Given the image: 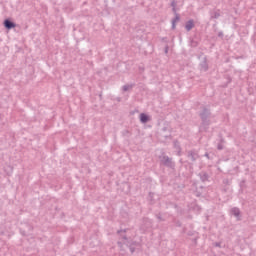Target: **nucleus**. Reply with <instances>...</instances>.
Segmentation results:
<instances>
[{
    "mask_svg": "<svg viewBox=\"0 0 256 256\" xmlns=\"http://www.w3.org/2000/svg\"><path fill=\"white\" fill-rule=\"evenodd\" d=\"M187 157L190 159V161H192V163H195V161L199 159V152H197L195 149L189 150L187 152Z\"/></svg>",
    "mask_w": 256,
    "mask_h": 256,
    "instance_id": "7ed1b4c3",
    "label": "nucleus"
},
{
    "mask_svg": "<svg viewBox=\"0 0 256 256\" xmlns=\"http://www.w3.org/2000/svg\"><path fill=\"white\" fill-rule=\"evenodd\" d=\"M188 235L191 236V235H193V234H192V232H188Z\"/></svg>",
    "mask_w": 256,
    "mask_h": 256,
    "instance_id": "473e14b6",
    "label": "nucleus"
},
{
    "mask_svg": "<svg viewBox=\"0 0 256 256\" xmlns=\"http://www.w3.org/2000/svg\"><path fill=\"white\" fill-rule=\"evenodd\" d=\"M217 149H218V151H223V149H225V146H223V144H221V143H218Z\"/></svg>",
    "mask_w": 256,
    "mask_h": 256,
    "instance_id": "f3484780",
    "label": "nucleus"
},
{
    "mask_svg": "<svg viewBox=\"0 0 256 256\" xmlns=\"http://www.w3.org/2000/svg\"><path fill=\"white\" fill-rule=\"evenodd\" d=\"M193 27H195V20H193V19L188 20L185 24L186 31H191V29H193Z\"/></svg>",
    "mask_w": 256,
    "mask_h": 256,
    "instance_id": "6e6552de",
    "label": "nucleus"
},
{
    "mask_svg": "<svg viewBox=\"0 0 256 256\" xmlns=\"http://www.w3.org/2000/svg\"><path fill=\"white\" fill-rule=\"evenodd\" d=\"M121 233H127V229H120L117 231V234L120 235L121 239H123V241H127V235H123Z\"/></svg>",
    "mask_w": 256,
    "mask_h": 256,
    "instance_id": "9b49d317",
    "label": "nucleus"
},
{
    "mask_svg": "<svg viewBox=\"0 0 256 256\" xmlns=\"http://www.w3.org/2000/svg\"><path fill=\"white\" fill-rule=\"evenodd\" d=\"M223 184L224 185H231V182H230L229 179L225 178V179H223Z\"/></svg>",
    "mask_w": 256,
    "mask_h": 256,
    "instance_id": "a211bd4d",
    "label": "nucleus"
},
{
    "mask_svg": "<svg viewBox=\"0 0 256 256\" xmlns=\"http://www.w3.org/2000/svg\"><path fill=\"white\" fill-rule=\"evenodd\" d=\"M174 14L175 17L173 18L172 22L177 23V21H181V16L177 12Z\"/></svg>",
    "mask_w": 256,
    "mask_h": 256,
    "instance_id": "4468645a",
    "label": "nucleus"
},
{
    "mask_svg": "<svg viewBox=\"0 0 256 256\" xmlns=\"http://www.w3.org/2000/svg\"><path fill=\"white\" fill-rule=\"evenodd\" d=\"M243 185H245V180H242V181L240 182V187H243Z\"/></svg>",
    "mask_w": 256,
    "mask_h": 256,
    "instance_id": "c85d7f7f",
    "label": "nucleus"
},
{
    "mask_svg": "<svg viewBox=\"0 0 256 256\" xmlns=\"http://www.w3.org/2000/svg\"><path fill=\"white\" fill-rule=\"evenodd\" d=\"M220 17H221V10H216L211 14L210 19H219Z\"/></svg>",
    "mask_w": 256,
    "mask_h": 256,
    "instance_id": "9d476101",
    "label": "nucleus"
},
{
    "mask_svg": "<svg viewBox=\"0 0 256 256\" xmlns=\"http://www.w3.org/2000/svg\"><path fill=\"white\" fill-rule=\"evenodd\" d=\"M198 115L201 119V123L199 125V133H207V131H209V127H211V109L207 108V106H204L201 108Z\"/></svg>",
    "mask_w": 256,
    "mask_h": 256,
    "instance_id": "f257e3e1",
    "label": "nucleus"
},
{
    "mask_svg": "<svg viewBox=\"0 0 256 256\" xmlns=\"http://www.w3.org/2000/svg\"><path fill=\"white\" fill-rule=\"evenodd\" d=\"M191 45H192V47H197V45H199V43L195 40H192Z\"/></svg>",
    "mask_w": 256,
    "mask_h": 256,
    "instance_id": "6ab92c4d",
    "label": "nucleus"
},
{
    "mask_svg": "<svg viewBox=\"0 0 256 256\" xmlns=\"http://www.w3.org/2000/svg\"><path fill=\"white\" fill-rule=\"evenodd\" d=\"M131 253H135V247H130Z\"/></svg>",
    "mask_w": 256,
    "mask_h": 256,
    "instance_id": "c756f323",
    "label": "nucleus"
},
{
    "mask_svg": "<svg viewBox=\"0 0 256 256\" xmlns=\"http://www.w3.org/2000/svg\"><path fill=\"white\" fill-rule=\"evenodd\" d=\"M198 177L200 178V181H202V183H207V181H209V173L205 171H201L198 174Z\"/></svg>",
    "mask_w": 256,
    "mask_h": 256,
    "instance_id": "0eeeda50",
    "label": "nucleus"
},
{
    "mask_svg": "<svg viewBox=\"0 0 256 256\" xmlns=\"http://www.w3.org/2000/svg\"><path fill=\"white\" fill-rule=\"evenodd\" d=\"M145 221H147L148 223H151V219L146 218Z\"/></svg>",
    "mask_w": 256,
    "mask_h": 256,
    "instance_id": "7c9ffc66",
    "label": "nucleus"
},
{
    "mask_svg": "<svg viewBox=\"0 0 256 256\" xmlns=\"http://www.w3.org/2000/svg\"><path fill=\"white\" fill-rule=\"evenodd\" d=\"M149 121H151V118L149 117V115L145 114V113H141L140 114V123H149Z\"/></svg>",
    "mask_w": 256,
    "mask_h": 256,
    "instance_id": "1a4fd4ad",
    "label": "nucleus"
},
{
    "mask_svg": "<svg viewBox=\"0 0 256 256\" xmlns=\"http://www.w3.org/2000/svg\"><path fill=\"white\" fill-rule=\"evenodd\" d=\"M156 219H158V223H161V221H165V219L161 216V213H158L155 215Z\"/></svg>",
    "mask_w": 256,
    "mask_h": 256,
    "instance_id": "2eb2a0df",
    "label": "nucleus"
},
{
    "mask_svg": "<svg viewBox=\"0 0 256 256\" xmlns=\"http://www.w3.org/2000/svg\"><path fill=\"white\" fill-rule=\"evenodd\" d=\"M170 5L172 7V11L177 13V1L173 0Z\"/></svg>",
    "mask_w": 256,
    "mask_h": 256,
    "instance_id": "ddd939ff",
    "label": "nucleus"
},
{
    "mask_svg": "<svg viewBox=\"0 0 256 256\" xmlns=\"http://www.w3.org/2000/svg\"><path fill=\"white\" fill-rule=\"evenodd\" d=\"M132 87H135V84H126L122 87V91L127 92L129 91V89H131Z\"/></svg>",
    "mask_w": 256,
    "mask_h": 256,
    "instance_id": "f8f14e48",
    "label": "nucleus"
},
{
    "mask_svg": "<svg viewBox=\"0 0 256 256\" xmlns=\"http://www.w3.org/2000/svg\"><path fill=\"white\" fill-rule=\"evenodd\" d=\"M175 225H176V227H181V221H176V223H175Z\"/></svg>",
    "mask_w": 256,
    "mask_h": 256,
    "instance_id": "b1692460",
    "label": "nucleus"
},
{
    "mask_svg": "<svg viewBox=\"0 0 256 256\" xmlns=\"http://www.w3.org/2000/svg\"><path fill=\"white\" fill-rule=\"evenodd\" d=\"M155 194L153 193V192H150L149 193V199H150V201H151V203H153V196H154Z\"/></svg>",
    "mask_w": 256,
    "mask_h": 256,
    "instance_id": "aec40b11",
    "label": "nucleus"
},
{
    "mask_svg": "<svg viewBox=\"0 0 256 256\" xmlns=\"http://www.w3.org/2000/svg\"><path fill=\"white\" fill-rule=\"evenodd\" d=\"M164 53H166V54L169 53V46L168 45L165 46Z\"/></svg>",
    "mask_w": 256,
    "mask_h": 256,
    "instance_id": "4be33fe9",
    "label": "nucleus"
},
{
    "mask_svg": "<svg viewBox=\"0 0 256 256\" xmlns=\"http://www.w3.org/2000/svg\"><path fill=\"white\" fill-rule=\"evenodd\" d=\"M218 37H219L220 39H223V37H224L223 31H220V32L218 33Z\"/></svg>",
    "mask_w": 256,
    "mask_h": 256,
    "instance_id": "412c9836",
    "label": "nucleus"
},
{
    "mask_svg": "<svg viewBox=\"0 0 256 256\" xmlns=\"http://www.w3.org/2000/svg\"><path fill=\"white\" fill-rule=\"evenodd\" d=\"M176 23H177V22H173V21H172V29H175V28H176Z\"/></svg>",
    "mask_w": 256,
    "mask_h": 256,
    "instance_id": "bb28decb",
    "label": "nucleus"
},
{
    "mask_svg": "<svg viewBox=\"0 0 256 256\" xmlns=\"http://www.w3.org/2000/svg\"><path fill=\"white\" fill-rule=\"evenodd\" d=\"M159 161H160V165H163L168 169H175V162L173 161V158L163 154L159 156Z\"/></svg>",
    "mask_w": 256,
    "mask_h": 256,
    "instance_id": "f03ea898",
    "label": "nucleus"
},
{
    "mask_svg": "<svg viewBox=\"0 0 256 256\" xmlns=\"http://www.w3.org/2000/svg\"><path fill=\"white\" fill-rule=\"evenodd\" d=\"M219 143H221L223 145V143H225V138L220 137V142Z\"/></svg>",
    "mask_w": 256,
    "mask_h": 256,
    "instance_id": "393cba45",
    "label": "nucleus"
},
{
    "mask_svg": "<svg viewBox=\"0 0 256 256\" xmlns=\"http://www.w3.org/2000/svg\"><path fill=\"white\" fill-rule=\"evenodd\" d=\"M122 135H124V137H131V132H129V130H123Z\"/></svg>",
    "mask_w": 256,
    "mask_h": 256,
    "instance_id": "dca6fc26",
    "label": "nucleus"
},
{
    "mask_svg": "<svg viewBox=\"0 0 256 256\" xmlns=\"http://www.w3.org/2000/svg\"><path fill=\"white\" fill-rule=\"evenodd\" d=\"M197 239H198L197 237H195L194 239H192L194 245H197Z\"/></svg>",
    "mask_w": 256,
    "mask_h": 256,
    "instance_id": "a878e982",
    "label": "nucleus"
},
{
    "mask_svg": "<svg viewBox=\"0 0 256 256\" xmlns=\"http://www.w3.org/2000/svg\"><path fill=\"white\" fill-rule=\"evenodd\" d=\"M3 25L5 27V29H7L8 31H11V29H15V27H17V24L13 21H11V19L7 18L4 20Z\"/></svg>",
    "mask_w": 256,
    "mask_h": 256,
    "instance_id": "20e7f679",
    "label": "nucleus"
},
{
    "mask_svg": "<svg viewBox=\"0 0 256 256\" xmlns=\"http://www.w3.org/2000/svg\"><path fill=\"white\" fill-rule=\"evenodd\" d=\"M204 157H207V159H211V157H209V153L207 152L204 154Z\"/></svg>",
    "mask_w": 256,
    "mask_h": 256,
    "instance_id": "cd10ccee",
    "label": "nucleus"
},
{
    "mask_svg": "<svg viewBox=\"0 0 256 256\" xmlns=\"http://www.w3.org/2000/svg\"><path fill=\"white\" fill-rule=\"evenodd\" d=\"M194 209H195L196 211H201V207H200L199 205H195V206H194Z\"/></svg>",
    "mask_w": 256,
    "mask_h": 256,
    "instance_id": "5701e85b",
    "label": "nucleus"
},
{
    "mask_svg": "<svg viewBox=\"0 0 256 256\" xmlns=\"http://www.w3.org/2000/svg\"><path fill=\"white\" fill-rule=\"evenodd\" d=\"M200 71L207 72L209 71V64L207 63V57H204L203 60L199 64Z\"/></svg>",
    "mask_w": 256,
    "mask_h": 256,
    "instance_id": "423d86ee",
    "label": "nucleus"
},
{
    "mask_svg": "<svg viewBox=\"0 0 256 256\" xmlns=\"http://www.w3.org/2000/svg\"><path fill=\"white\" fill-rule=\"evenodd\" d=\"M230 215L236 217L237 221H241V210L238 207L231 208Z\"/></svg>",
    "mask_w": 256,
    "mask_h": 256,
    "instance_id": "39448f33",
    "label": "nucleus"
},
{
    "mask_svg": "<svg viewBox=\"0 0 256 256\" xmlns=\"http://www.w3.org/2000/svg\"><path fill=\"white\" fill-rule=\"evenodd\" d=\"M216 247H221V244H219V243H216Z\"/></svg>",
    "mask_w": 256,
    "mask_h": 256,
    "instance_id": "2f4dec72",
    "label": "nucleus"
}]
</instances>
